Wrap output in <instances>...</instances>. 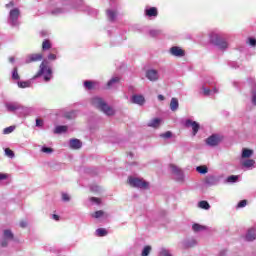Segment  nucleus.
<instances>
[{"instance_id":"nucleus-11","label":"nucleus","mask_w":256,"mask_h":256,"mask_svg":"<svg viewBox=\"0 0 256 256\" xmlns=\"http://www.w3.org/2000/svg\"><path fill=\"white\" fill-rule=\"evenodd\" d=\"M146 78L148 81H152L153 83H155V81H159V71L155 69H148L146 71Z\"/></svg>"},{"instance_id":"nucleus-37","label":"nucleus","mask_w":256,"mask_h":256,"mask_svg":"<svg viewBox=\"0 0 256 256\" xmlns=\"http://www.w3.org/2000/svg\"><path fill=\"white\" fill-rule=\"evenodd\" d=\"M51 48V41L45 39L42 43V51H49Z\"/></svg>"},{"instance_id":"nucleus-60","label":"nucleus","mask_w":256,"mask_h":256,"mask_svg":"<svg viewBox=\"0 0 256 256\" xmlns=\"http://www.w3.org/2000/svg\"><path fill=\"white\" fill-rule=\"evenodd\" d=\"M52 219H54V221H59L60 217L57 214H53Z\"/></svg>"},{"instance_id":"nucleus-2","label":"nucleus","mask_w":256,"mask_h":256,"mask_svg":"<svg viewBox=\"0 0 256 256\" xmlns=\"http://www.w3.org/2000/svg\"><path fill=\"white\" fill-rule=\"evenodd\" d=\"M209 43L223 52L229 49V40H227V35L221 32H211L209 34Z\"/></svg>"},{"instance_id":"nucleus-64","label":"nucleus","mask_w":256,"mask_h":256,"mask_svg":"<svg viewBox=\"0 0 256 256\" xmlns=\"http://www.w3.org/2000/svg\"><path fill=\"white\" fill-rule=\"evenodd\" d=\"M233 85H234V87H237V82H234Z\"/></svg>"},{"instance_id":"nucleus-15","label":"nucleus","mask_w":256,"mask_h":256,"mask_svg":"<svg viewBox=\"0 0 256 256\" xmlns=\"http://www.w3.org/2000/svg\"><path fill=\"white\" fill-rule=\"evenodd\" d=\"M131 103H133L134 105H144L145 97H143V95L134 94L131 97Z\"/></svg>"},{"instance_id":"nucleus-28","label":"nucleus","mask_w":256,"mask_h":256,"mask_svg":"<svg viewBox=\"0 0 256 256\" xmlns=\"http://www.w3.org/2000/svg\"><path fill=\"white\" fill-rule=\"evenodd\" d=\"M198 207L200 209H204L205 211H209L211 209V205L207 200H202L198 203Z\"/></svg>"},{"instance_id":"nucleus-55","label":"nucleus","mask_w":256,"mask_h":256,"mask_svg":"<svg viewBox=\"0 0 256 256\" xmlns=\"http://www.w3.org/2000/svg\"><path fill=\"white\" fill-rule=\"evenodd\" d=\"M36 127H43V120L40 118L36 119Z\"/></svg>"},{"instance_id":"nucleus-58","label":"nucleus","mask_w":256,"mask_h":256,"mask_svg":"<svg viewBox=\"0 0 256 256\" xmlns=\"http://www.w3.org/2000/svg\"><path fill=\"white\" fill-rule=\"evenodd\" d=\"M9 177L7 174L0 173V181H5Z\"/></svg>"},{"instance_id":"nucleus-9","label":"nucleus","mask_w":256,"mask_h":256,"mask_svg":"<svg viewBox=\"0 0 256 256\" xmlns=\"http://www.w3.org/2000/svg\"><path fill=\"white\" fill-rule=\"evenodd\" d=\"M185 127H192V135H193V137H195V135H197V133H199V129H201V125H199L198 122L193 121L191 119H187L185 121Z\"/></svg>"},{"instance_id":"nucleus-24","label":"nucleus","mask_w":256,"mask_h":256,"mask_svg":"<svg viewBox=\"0 0 256 256\" xmlns=\"http://www.w3.org/2000/svg\"><path fill=\"white\" fill-rule=\"evenodd\" d=\"M159 125H161L160 118H154L148 122V127H152L153 129L159 128Z\"/></svg>"},{"instance_id":"nucleus-48","label":"nucleus","mask_w":256,"mask_h":256,"mask_svg":"<svg viewBox=\"0 0 256 256\" xmlns=\"http://www.w3.org/2000/svg\"><path fill=\"white\" fill-rule=\"evenodd\" d=\"M62 201H64V203H69V201H71V197L69 196V194L62 193Z\"/></svg>"},{"instance_id":"nucleus-53","label":"nucleus","mask_w":256,"mask_h":256,"mask_svg":"<svg viewBox=\"0 0 256 256\" xmlns=\"http://www.w3.org/2000/svg\"><path fill=\"white\" fill-rule=\"evenodd\" d=\"M90 189L94 193H99V191H101V188L99 186H91Z\"/></svg>"},{"instance_id":"nucleus-47","label":"nucleus","mask_w":256,"mask_h":256,"mask_svg":"<svg viewBox=\"0 0 256 256\" xmlns=\"http://www.w3.org/2000/svg\"><path fill=\"white\" fill-rule=\"evenodd\" d=\"M160 255L161 256H173V254H171V252L166 248H162L160 250Z\"/></svg>"},{"instance_id":"nucleus-62","label":"nucleus","mask_w":256,"mask_h":256,"mask_svg":"<svg viewBox=\"0 0 256 256\" xmlns=\"http://www.w3.org/2000/svg\"><path fill=\"white\" fill-rule=\"evenodd\" d=\"M9 61H10V63H15V57H10Z\"/></svg>"},{"instance_id":"nucleus-25","label":"nucleus","mask_w":256,"mask_h":256,"mask_svg":"<svg viewBox=\"0 0 256 256\" xmlns=\"http://www.w3.org/2000/svg\"><path fill=\"white\" fill-rule=\"evenodd\" d=\"M252 156H253V150L249 148L242 149V154H241L242 159H249V157H252Z\"/></svg>"},{"instance_id":"nucleus-29","label":"nucleus","mask_w":256,"mask_h":256,"mask_svg":"<svg viewBox=\"0 0 256 256\" xmlns=\"http://www.w3.org/2000/svg\"><path fill=\"white\" fill-rule=\"evenodd\" d=\"M31 80H27V81H18L17 85L20 89H27L29 87H31Z\"/></svg>"},{"instance_id":"nucleus-43","label":"nucleus","mask_w":256,"mask_h":256,"mask_svg":"<svg viewBox=\"0 0 256 256\" xmlns=\"http://www.w3.org/2000/svg\"><path fill=\"white\" fill-rule=\"evenodd\" d=\"M41 151H42V153H46L47 155H51V153H53V148L47 147V146H42Z\"/></svg>"},{"instance_id":"nucleus-4","label":"nucleus","mask_w":256,"mask_h":256,"mask_svg":"<svg viewBox=\"0 0 256 256\" xmlns=\"http://www.w3.org/2000/svg\"><path fill=\"white\" fill-rule=\"evenodd\" d=\"M47 63V60H43L41 62L40 69L33 77V79H39V77H43L46 83H49V81H51V79L53 78V70L47 67Z\"/></svg>"},{"instance_id":"nucleus-38","label":"nucleus","mask_w":256,"mask_h":256,"mask_svg":"<svg viewBox=\"0 0 256 256\" xmlns=\"http://www.w3.org/2000/svg\"><path fill=\"white\" fill-rule=\"evenodd\" d=\"M12 79L13 81H19V79H21V77L19 76V70L17 69V67H15L12 70Z\"/></svg>"},{"instance_id":"nucleus-27","label":"nucleus","mask_w":256,"mask_h":256,"mask_svg":"<svg viewBox=\"0 0 256 256\" xmlns=\"http://www.w3.org/2000/svg\"><path fill=\"white\" fill-rule=\"evenodd\" d=\"M96 237H107L109 235V232L105 228H98L95 231Z\"/></svg>"},{"instance_id":"nucleus-59","label":"nucleus","mask_w":256,"mask_h":256,"mask_svg":"<svg viewBox=\"0 0 256 256\" xmlns=\"http://www.w3.org/2000/svg\"><path fill=\"white\" fill-rule=\"evenodd\" d=\"M19 225L22 229H25L27 227V221H21Z\"/></svg>"},{"instance_id":"nucleus-63","label":"nucleus","mask_w":256,"mask_h":256,"mask_svg":"<svg viewBox=\"0 0 256 256\" xmlns=\"http://www.w3.org/2000/svg\"><path fill=\"white\" fill-rule=\"evenodd\" d=\"M128 156H130V157H131V159H132V157H133V153H132V152H130V153L128 154Z\"/></svg>"},{"instance_id":"nucleus-21","label":"nucleus","mask_w":256,"mask_h":256,"mask_svg":"<svg viewBox=\"0 0 256 256\" xmlns=\"http://www.w3.org/2000/svg\"><path fill=\"white\" fill-rule=\"evenodd\" d=\"M67 131H69V126H67V125H58L54 129V133L56 135H61L63 133H67Z\"/></svg>"},{"instance_id":"nucleus-52","label":"nucleus","mask_w":256,"mask_h":256,"mask_svg":"<svg viewBox=\"0 0 256 256\" xmlns=\"http://www.w3.org/2000/svg\"><path fill=\"white\" fill-rule=\"evenodd\" d=\"M90 201H91V203H96V205H100L101 204V199H99L97 197H91Z\"/></svg>"},{"instance_id":"nucleus-42","label":"nucleus","mask_w":256,"mask_h":256,"mask_svg":"<svg viewBox=\"0 0 256 256\" xmlns=\"http://www.w3.org/2000/svg\"><path fill=\"white\" fill-rule=\"evenodd\" d=\"M162 139H171L173 137V132L167 131L165 133L160 134Z\"/></svg>"},{"instance_id":"nucleus-19","label":"nucleus","mask_w":256,"mask_h":256,"mask_svg":"<svg viewBox=\"0 0 256 256\" xmlns=\"http://www.w3.org/2000/svg\"><path fill=\"white\" fill-rule=\"evenodd\" d=\"M202 93L206 97H211L212 95H215L216 93H219V90L217 88H213L212 90L203 86L202 87Z\"/></svg>"},{"instance_id":"nucleus-49","label":"nucleus","mask_w":256,"mask_h":256,"mask_svg":"<svg viewBox=\"0 0 256 256\" xmlns=\"http://www.w3.org/2000/svg\"><path fill=\"white\" fill-rule=\"evenodd\" d=\"M248 43L250 47H256V39L253 37L248 38Z\"/></svg>"},{"instance_id":"nucleus-26","label":"nucleus","mask_w":256,"mask_h":256,"mask_svg":"<svg viewBox=\"0 0 256 256\" xmlns=\"http://www.w3.org/2000/svg\"><path fill=\"white\" fill-rule=\"evenodd\" d=\"M106 15H107L108 20L111 23H114L115 19H117V12H115L113 10H107Z\"/></svg>"},{"instance_id":"nucleus-40","label":"nucleus","mask_w":256,"mask_h":256,"mask_svg":"<svg viewBox=\"0 0 256 256\" xmlns=\"http://www.w3.org/2000/svg\"><path fill=\"white\" fill-rule=\"evenodd\" d=\"M227 183H237L239 181V176L238 175H230L226 179Z\"/></svg>"},{"instance_id":"nucleus-35","label":"nucleus","mask_w":256,"mask_h":256,"mask_svg":"<svg viewBox=\"0 0 256 256\" xmlns=\"http://www.w3.org/2000/svg\"><path fill=\"white\" fill-rule=\"evenodd\" d=\"M196 171L200 173V175H206V173H209V168H207V166H198L196 167Z\"/></svg>"},{"instance_id":"nucleus-20","label":"nucleus","mask_w":256,"mask_h":256,"mask_svg":"<svg viewBox=\"0 0 256 256\" xmlns=\"http://www.w3.org/2000/svg\"><path fill=\"white\" fill-rule=\"evenodd\" d=\"M159 12L157 11L156 7H150L145 9V16L146 17H157Z\"/></svg>"},{"instance_id":"nucleus-54","label":"nucleus","mask_w":256,"mask_h":256,"mask_svg":"<svg viewBox=\"0 0 256 256\" xmlns=\"http://www.w3.org/2000/svg\"><path fill=\"white\" fill-rule=\"evenodd\" d=\"M9 245V240L3 238L1 241V247H7Z\"/></svg>"},{"instance_id":"nucleus-56","label":"nucleus","mask_w":256,"mask_h":256,"mask_svg":"<svg viewBox=\"0 0 256 256\" xmlns=\"http://www.w3.org/2000/svg\"><path fill=\"white\" fill-rule=\"evenodd\" d=\"M55 59H57V55H55V54H49L48 55V60L49 61H55Z\"/></svg>"},{"instance_id":"nucleus-1","label":"nucleus","mask_w":256,"mask_h":256,"mask_svg":"<svg viewBox=\"0 0 256 256\" xmlns=\"http://www.w3.org/2000/svg\"><path fill=\"white\" fill-rule=\"evenodd\" d=\"M69 9L84 11V13L92 15L93 17L99 15V10L91 8V6H87L83 0H62V7L60 3L53 4V0H51L50 15L58 17V15L67 13Z\"/></svg>"},{"instance_id":"nucleus-51","label":"nucleus","mask_w":256,"mask_h":256,"mask_svg":"<svg viewBox=\"0 0 256 256\" xmlns=\"http://www.w3.org/2000/svg\"><path fill=\"white\" fill-rule=\"evenodd\" d=\"M229 67H231L232 69H238L239 64L235 61L232 62H228Z\"/></svg>"},{"instance_id":"nucleus-46","label":"nucleus","mask_w":256,"mask_h":256,"mask_svg":"<svg viewBox=\"0 0 256 256\" xmlns=\"http://www.w3.org/2000/svg\"><path fill=\"white\" fill-rule=\"evenodd\" d=\"M149 253H151V246H145L142 250L141 256H149Z\"/></svg>"},{"instance_id":"nucleus-10","label":"nucleus","mask_w":256,"mask_h":256,"mask_svg":"<svg viewBox=\"0 0 256 256\" xmlns=\"http://www.w3.org/2000/svg\"><path fill=\"white\" fill-rule=\"evenodd\" d=\"M221 181V178L219 176L210 175L207 176L204 180V183L207 187H214Z\"/></svg>"},{"instance_id":"nucleus-12","label":"nucleus","mask_w":256,"mask_h":256,"mask_svg":"<svg viewBox=\"0 0 256 256\" xmlns=\"http://www.w3.org/2000/svg\"><path fill=\"white\" fill-rule=\"evenodd\" d=\"M169 53H170V55H172V57H185V50H183L179 46L171 47L169 49Z\"/></svg>"},{"instance_id":"nucleus-3","label":"nucleus","mask_w":256,"mask_h":256,"mask_svg":"<svg viewBox=\"0 0 256 256\" xmlns=\"http://www.w3.org/2000/svg\"><path fill=\"white\" fill-rule=\"evenodd\" d=\"M91 103L93 107L99 109V111H102L104 115H107L108 117H113V115H115V110L109 106V104H107L102 97L94 96L91 99Z\"/></svg>"},{"instance_id":"nucleus-44","label":"nucleus","mask_w":256,"mask_h":256,"mask_svg":"<svg viewBox=\"0 0 256 256\" xmlns=\"http://www.w3.org/2000/svg\"><path fill=\"white\" fill-rule=\"evenodd\" d=\"M15 131V126H9L4 128L3 134L4 135H9V133H13Z\"/></svg>"},{"instance_id":"nucleus-36","label":"nucleus","mask_w":256,"mask_h":256,"mask_svg":"<svg viewBox=\"0 0 256 256\" xmlns=\"http://www.w3.org/2000/svg\"><path fill=\"white\" fill-rule=\"evenodd\" d=\"M192 229L195 233H199L200 231H204L205 226L195 223L192 225Z\"/></svg>"},{"instance_id":"nucleus-31","label":"nucleus","mask_w":256,"mask_h":256,"mask_svg":"<svg viewBox=\"0 0 256 256\" xmlns=\"http://www.w3.org/2000/svg\"><path fill=\"white\" fill-rule=\"evenodd\" d=\"M171 111H177L179 109V100L177 98H172L170 102Z\"/></svg>"},{"instance_id":"nucleus-6","label":"nucleus","mask_w":256,"mask_h":256,"mask_svg":"<svg viewBox=\"0 0 256 256\" xmlns=\"http://www.w3.org/2000/svg\"><path fill=\"white\" fill-rule=\"evenodd\" d=\"M129 185L136 187V189H149V182L141 178H129Z\"/></svg>"},{"instance_id":"nucleus-33","label":"nucleus","mask_w":256,"mask_h":256,"mask_svg":"<svg viewBox=\"0 0 256 256\" xmlns=\"http://www.w3.org/2000/svg\"><path fill=\"white\" fill-rule=\"evenodd\" d=\"M84 87H85V89H88V91H91V90L95 89V82H93L91 80H86V81H84Z\"/></svg>"},{"instance_id":"nucleus-18","label":"nucleus","mask_w":256,"mask_h":256,"mask_svg":"<svg viewBox=\"0 0 256 256\" xmlns=\"http://www.w3.org/2000/svg\"><path fill=\"white\" fill-rule=\"evenodd\" d=\"M62 117L64 119H68V121H73V119H77V111L76 110H71L68 112H64L62 114Z\"/></svg>"},{"instance_id":"nucleus-14","label":"nucleus","mask_w":256,"mask_h":256,"mask_svg":"<svg viewBox=\"0 0 256 256\" xmlns=\"http://www.w3.org/2000/svg\"><path fill=\"white\" fill-rule=\"evenodd\" d=\"M43 61V54H29L26 56L25 63H37Z\"/></svg>"},{"instance_id":"nucleus-32","label":"nucleus","mask_w":256,"mask_h":256,"mask_svg":"<svg viewBox=\"0 0 256 256\" xmlns=\"http://www.w3.org/2000/svg\"><path fill=\"white\" fill-rule=\"evenodd\" d=\"M26 111H27V108L25 106H22L21 104H19L18 110L16 111V115H19V117H25Z\"/></svg>"},{"instance_id":"nucleus-61","label":"nucleus","mask_w":256,"mask_h":256,"mask_svg":"<svg viewBox=\"0 0 256 256\" xmlns=\"http://www.w3.org/2000/svg\"><path fill=\"white\" fill-rule=\"evenodd\" d=\"M158 101H165V96H163L162 94H159Z\"/></svg>"},{"instance_id":"nucleus-30","label":"nucleus","mask_w":256,"mask_h":256,"mask_svg":"<svg viewBox=\"0 0 256 256\" xmlns=\"http://www.w3.org/2000/svg\"><path fill=\"white\" fill-rule=\"evenodd\" d=\"M119 81H121V78L119 77H113L112 79H110L107 82V88L111 89V87H115V85H117V83H119Z\"/></svg>"},{"instance_id":"nucleus-23","label":"nucleus","mask_w":256,"mask_h":256,"mask_svg":"<svg viewBox=\"0 0 256 256\" xmlns=\"http://www.w3.org/2000/svg\"><path fill=\"white\" fill-rule=\"evenodd\" d=\"M246 241H255L256 240V233L255 229H249L245 236Z\"/></svg>"},{"instance_id":"nucleus-39","label":"nucleus","mask_w":256,"mask_h":256,"mask_svg":"<svg viewBox=\"0 0 256 256\" xmlns=\"http://www.w3.org/2000/svg\"><path fill=\"white\" fill-rule=\"evenodd\" d=\"M162 33L163 31L159 29H153L149 31L150 37H159V35H161Z\"/></svg>"},{"instance_id":"nucleus-34","label":"nucleus","mask_w":256,"mask_h":256,"mask_svg":"<svg viewBox=\"0 0 256 256\" xmlns=\"http://www.w3.org/2000/svg\"><path fill=\"white\" fill-rule=\"evenodd\" d=\"M197 245V240L195 239H188L184 242V247H188V248H191V247H195Z\"/></svg>"},{"instance_id":"nucleus-16","label":"nucleus","mask_w":256,"mask_h":256,"mask_svg":"<svg viewBox=\"0 0 256 256\" xmlns=\"http://www.w3.org/2000/svg\"><path fill=\"white\" fill-rule=\"evenodd\" d=\"M69 147L70 149H81V147H83V143L81 142V140L77 139V138H73L70 139L69 141Z\"/></svg>"},{"instance_id":"nucleus-41","label":"nucleus","mask_w":256,"mask_h":256,"mask_svg":"<svg viewBox=\"0 0 256 256\" xmlns=\"http://www.w3.org/2000/svg\"><path fill=\"white\" fill-rule=\"evenodd\" d=\"M105 212H103V210H98L95 213L92 214V217L94 219H101V217H103Z\"/></svg>"},{"instance_id":"nucleus-50","label":"nucleus","mask_w":256,"mask_h":256,"mask_svg":"<svg viewBox=\"0 0 256 256\" xmlns=\"http://www.w3.org/2000/svg\"><path fill=\"white\" fill-rule=\"evenodd\" d=\"M246 206H247V200H241L237 204L238 209H241V208L246 207Z\"/></svg>"},{"instance_id":"nucleus-45","label":"nucleus","mask_w":256,"mask_h":256,"mask_svg":"<svg viewBox=\"0 0 256 256\" xmlns=\"http://www.w3.org/2000/svg\"><path fill=\"white\" fill-rule=\"evenodd\" d=\"M5 155L7 157H10V159H13V157H15V152H13V150L9 149V148H5Z\"/></svg>"},{"instance_id":"nucleus-8","label":"nucleus","mask_w":256,"mask_h":256,"mask_svg":"<svg viewBox=\"0 0 256 256\" xmlns=\"http://www.w3.org/2000/svg\"><path fill=\"white\" fill-rule=\"evenodd\" d=\"M170 169L175 176L176 181H184L185 175L183 174L182 169L173 164L170 165Z\"/></svg>"},{"instance_id":"nucleus-7","label":"nucleus","mask_w":256,"mask_h":256,"mask_svg":"<svg viewBox=\"0 0 256 256\" xmlns=\"http://www.w3.org/2000/svg\"><path fill=\"white\" fill-rule=\"evenodd\" d=\"M206 145L208 147H217L221 143V136L218 134H212L205 140Z\"/></svg>"},{"instance_id":"nucleus-57","label":"nucleus","mask_w":256,"mask_h":256,"mask_svg":"<svg viewBox=\"0 0 256 256\" xmlns=\"http://www.w3.org/2000/svg\"><path fill=\"white\" fill-rule=\"evenodd\" d=\"M11 7H15V2L10 1L8 4H6V9H11Z\"/></svg>"},{"instance_id":"nucleus-17","label":"nucleus","mask_w":256,"mask_h":256,"mask_svg":"<svg viewBox=\"0 0 256 256\" xmlns=\"http://www.w3.org/2000/svg\"><path fill=\"white\" fill-rule=\"evenodd\" d=\"M5 107L9 113H17L19 109V103L17 102H8L5 104Z\"/></svg>"},{"instance_id":"nucleus-13","label":"nucleus","mask_w":256,"mask_h":256,"mask_svg":"<svg viewBox=\"0 0 256 256\" xmlns=\"http://www.w3.org/2000/svg\"><path fill=\"white\" fill-rule=\"evenodd\" d=\"M240 164L243 169H246V171H251V169H255V160L253 159H242L240 161Z\"/></svg>"},{"instance_id":"nucleus-5","label":"nucleus","mask_w":256,"mask_h":256,"mask_svg":"<svg viewBox=\"0 0 256 256\" xmlns=\"http://www.w3.org/2000/svg\"><path fill=\"white\" fill-rule=\"evenodd\" d=\"M19 17H21V10L17 7H14L10 9L7 23L10 25V27H19L21 25V22H19Z\"/></svg>"},{"instance_id":"nucleus-22","label":"nucleus","mask_w":256,"mask_h":256,"mask_svg":"<svg viewBox=\"0 0 256 256\" xmlns=\"http://www.w3.org/2000/svg\"><path fill=\"white\" fill-rule=\"evenodd\" d=\"M3 239H7L8 241H13L15 239V234L10 229L3 230Z\"/></svg>"}]
</instances>
